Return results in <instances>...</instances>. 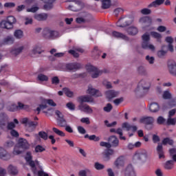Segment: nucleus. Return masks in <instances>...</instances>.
I'll list each match as a JSON object with an SVG mask.
<instances>
[{"label": "nucleus", "mask_w": 176, "mask_h": 176, "mask_svg": "<svg viewBox=\"0 0 176 176\" xmlns=\"http://www.w3.org/2000/svg\"><path fill=\"white\" fill-rule=\"evenodd\" d=\"M164 168L166 170H173L174 168V161L168 160L164 164Z\"/></svg>", "instance_id": "38"}, {"label": "nucleus", "mask_w": 176, "mask_h": 176, "mask_svg": "<svg viewBox=\"0 0 176 176\" xmlns=\"http://www.w3.org/2000/svg\"><path fill=\"white\" fill-rule=\"evenodd\" d=\"M149 87H151V85L145 80H142L140 81L138 87L135 90V93L136 94H144L145 91L149 90Z\"/></svg>", "instance_id": "3"}, {"label": "nucleus", "mask_w": 176, "mask_h": 176, "mask_svg": "<svg viewBox=\"0 0 176 176\" xmlns=\"http://www.w3.org/2000/svg\"><path fill=\"white\" fill-rule=\"evenodd\" d=\"M44 151H46V149L45 148H43V146H41V145H37L35 147V152L36 153H41V152H44Z\"/></svg>", "instance_id": "61"}, {"label": "nucleus", "mask_w": 176, "mask_h": 176, "mask_svg": "<svg viewBox=\"0 0 176 176\" xmlns=\"http://www.w3.org/2000/svg\"><path fill=\"white\" fill-rule=\"evenodd\" d=\"M49 15L47 13L36 14L34 15V19L37 21H46Z\"/></svg>", "instance_id": "24"}, {"label": "nucleus", "mask_w": 176, "mask_h": 176, "mask_svg": "<svg viewBox=\"0 0 176 176\" xmlns=\"http://www.w3.org/2000/svg\"><path fill=\"white\" fill-rule=\"evenodd\" d=\"M7 21L9 23L10 27H13V24H16V18L13 16H9L7 17Z\"/></svg>", "instance_id": "42"}, {"label": "nucleus", "mask_w": 176, "mask_h": 176, "mask_svg": "<svg viewBox=\"0 0 176 176\" xmlns=\"http://www.w3.org/2000/svg\"><path fill=\"white\" fill-rule=\"evenodd\" d=\"M142 41L149 42L151 41V36L148 33H146L142 36Z\"/></svg>", "instance_id": "62"}, {"label": "nucleus", "mask_w": 176, "mask_h": 176, "mask_svg": "<svg viewBox=\"0 0 176 176\" xmlns=\"http://www.w3.org/2000/svg\"><path fill=\"white\" fill-rule=\"evenodd\" d=\"M27 163H28V164H30V163H31V162H34L32 160V155H31V152H28L26 153V156L25 157Z\"/></svg>", "instance_id": "57"}, {"label": "nucleus", "mask_w": 176, "mask_h": 176, "mask_svg": "<svg viewBox=\"0 0 176 176\" xmlns=\"http://www.w3.org/2000/svg\"><path fill=\"white\" fill-rule=\"evenodd\" d=\"M35 137H39L40 138H42L43 140L46 141V140H47L48 135L46 132L40 131V132H38V134L35 135Z\"/></svg>", "instance_id": "43"}, {"label": "nucleus", "mask_w": 176, "mask_h": 176, "mask_svg": "<svg viewBox=\"0 0 176 176\" xmlns=\"http://www.w3.org/2000/svg\"><path fill=\"white\" fill-rule=\"evenodd\" d=\"M63 93H65V96H67V97H73L74 96V92L73 91H71L69 90V89L67 88V87H65L63 89Z\"/></svg>", "instance_id": "46"}, {"label": "nucleus", "mask_w": 176, "mask_h": 176, "mask_svg": "<svg viewBox=\"0 0 176 176\" xmlns=\"http://www.w3.org/2000/svg\"><path fill=\"white\" fill-rule=\"evenodd\" d=\"M110 133H116L120 135V140H123L126 141V137L123 136V129L122 128H118L117 130L115 129H111Z\"/></svg>", "instance_id": "25"}, {"label": "nucleus", "mask_w": 176, "mask_h": 176, "mask_svg": "<svg viewBox=\"0 0 176 176\" xmlns=\"http://www.w3.org/2000/svg\"><path fill=\"white\" fill-rule=\"evenodd\" d=\"M80 68H82V65L78 63H71L66 65V69H67V71L75 72L78 71V69H80Z\"/></svg>", "instance_id": "12"}, {"label": "nucleus", "mask_w": 176, "mask_h": 176, "mask_svg": "<svg viewBox=\"0 0 176 176\" xmlns=\"http://www.w3.org/2000/svg\"><path fill=\"white\" fill-rule=\"evenodd\" d=\"M140 123L145 124L146 130H152L153 129V123H155V118L151 116H144L140 118Z\"/></svg>", "instance_id": "4"}, {"label": "nucleus", "mask_w": 176, "mask_h": 176, "mask_svg": "<svg viewBox=\"0 0 176 176\" xmlns=\"http://www.w3.org/2000/svg\"><path fill=\"white\" fill-rule=\"evenodd\" d=\"M68 2H74V5L69 6L68 9L72 12H79V6L82 5V2L80 0H67Z\"/></svg>", "instance_id": "11"}, {"label": "nucleus", "mask_w": 176, "mask_h": 176, "mask_svg": "<svg viewBox=\"0 0 176 176\" xmlns=\"http://www.w3.org/2000/svg\"><path fill=\"white\" fill-rule=\"evenodd\" d=\"M108 142L111 148H118L119 146V139L116 135H111L108 138Z\"/></svg>", "instance_id": "15"}, {"label": "nucleus", "mask_w": 176, "mask_h": 176, "mask_svg": "<svg viewBox=\"0 0 176 176\" xmlns=\"http://www.w3.org/2000/svg\"><path fill=\"white\" fill-rule=\"evenodd\" d=\"M133 23V18L130 16H126L123 18H120L117 22V27H120V28H124V27H127Z\"/></svg>", "instance_id": "6"}, {"label": "nucleus", "mask_w": 176, "mask_h": 176, "mask_svg": "<svg viewBox=\"0 0 176 176\" xmlns=\"http://www.w3.org/2000/svg\"><path fill=\"white\" fill-rule=\"evenodd\" d=\"M166 0H155L153 1L148 6V8H157V6H160V5H163Z\"/></svg>", "instance_id": "29"}, {"label": "nucleus", "mask_w": 176, "mask_h": 176, "mask_svg": "<svg viewBox=\"0 0 176 176\" xmlns=\"http://www.w3.org/2000/svg\"><path fill=\"white\" fill-rule=\"evenodd\" d=\"M119 96V91H116L115 90H109L106 91V97L108 100H112V98H115Z\"/></svg>", "instance_id": "21"}, {"label": "nucleus", "mask_w": 176, "mask_h": 176, "mask_svg": "<svg viewBox=\"0 0 176 176\" xmlns=\"http://www.w3.org/2000/svg\"><path fill=\"white\" fill-rule=\"evenodd\" d=\"M7 170L10 175H12V176L19 175V169L16 168V166L10 164Z\"/></svg>", "instance_id": "18"}, {"label": "nucleus", "mask_w": 176, "mask_h": 176, "mask_svg": "<svg viewBox=\"0 0 176 176\" xmlns=\"http://www.w3.org/2000/svg\"><path fill=\"white\" fill-rule=\"evenodd\" d=\"M114 166L116 168H120L124 166V158L122 156L118 157L114 162Z\"/></svg>", "instance_id": "23"}, {"label": "nucleus", "mask_w": 176, "mask_h": 176, "mask_svg": "<svg viewBox=\"0 0 176 176\" xmlns=\"http://www.w3.org/2000/svg\"><path fill=\"white\" fill-rule=\"evenodd\" d=\"M111 1H102V9H109L111 8Z\"/></svg>", "instance_id": "54"}, {"label": "nucleus", "mask_w": 176, "mask_h": 176, "mask_svg": "<svg viewBox=\"0 0 176 176\" xmlns=\"http://www.w3.org/2000/svg\"><path fill=\"white\" fill-rule=\"evenodd\" d=\"M43 36L45 39H57L61 36L60 32L45 28L43 31Z\"/></svg>", "instance_id": "2"}, {"label": "nucleus", "mask_w": 176, "mask_h": 176, "mask_svg": "<svg viewBox=\"0 0 176 176\" xmlns=\"http://www.w3.org/2000/svg\"><path fill=\"white\" fill-rule=\"evenodd\" d=\"M57 123L59 127H65L67 126V120L65 118L57 119Z\"/></svg>", "instance_id": "45"}, {"label": "nucleus", "mask_w": 176, "mask_h": 176, "mask_svg": "<svg viewBox=\"0 0 176 176\" xmlns=\"http://www.w3.org/2000/svg\"><path fill=\"white\" fill-rule=\"evenodd\" d=\"M52 131H54L55 134H57V135H59L60 137H65V133L56 127L52 128Z\"/></svg>", "instance_id": "48"}, {"label": "nucleus", "mask_w": 176, "mask_h": 176, "mask_svg": "<svg viewBox=\"0 0 176 176\" xmlns=\"http://www.w3.org/2000/svg\"><path fill=\"white\" fill-rule=\"evenodd\" d=\"M149 109L151 112L156 113L158 112V111L160 109V107H159V104L156 102H153L149 106Z\"/></svg>", "instance_id": "30"}, {"label": "nucleus", "mask_w": 176, "mask_h": 176, "mask_svg": "<svg viewBox=\"0 0 176 176\" xmlns=\"http://www.w3.org/2000/svg\"><path fill=\"white\" fill-rule=\"evenodd\" d=\"M12 156L10 155V154H9V153H8V151H6V150H5L4 148H0V159H1L2 160H10Z\"/></svg>", "instance_id": "16"}, {"label": "nucleus", "mask_w": 176, "mask_h": 176, "mask_svg": "<svg viewBox=\"0 0 176 176\" xmlns=\"http://www.w3.org/2000/svg\"><path fill=\"white\" fill-rule=\"evenodd\" d=\"M83 17L85 23H90V21H93V16L90 14H85Z\"/></svg>", "instance_id": "53"}, {"label": "nucleus", "mask_w": 176, "mask_h": 176, "mask_svg": "<svg viewBox=\"0 0 176 176\" xmlns=\"http://www.w3.org/2000/svg\"><path fill=\"white\" fill-rule=\"evenodd\" d=\"M87 94H89L91 97H101L102 94L98 89H96L91 85L88 86V89L87 90Z\"/></svg>", "instance_id": "9"}, {"label": "nucleus", "mask_w": 176, "mask_h": 176, "mask_svg": "<svg viewBox=\"0 0 176 176\" xmlns=\"http://www.w3.org/2000/svg\"><path fill=\"white\" fill-rule=\"evenodd\" d=\"M94 167L96 170H104L105 168V166L102 164H100V162H95Z\"/></svg>", "instance_id": "56"}, {"label": "nucleus", "mask_w": 176, "mask_h": 176, "mask_svg": "<svg viewBox=\"0 0 176 176\" xmlns=\"http://www.w3.org/2000/svg\"><path fill=\"white\" fill-rule=\"evenodd\" d=\"M115 153V151L112 148L107 149L104 153H103V157L105 162H109L111 160V156Z\"/></svg>", "instance_id": "22"}, {"label": "nucleus", "mask_w": 176, "mask_h": 176, "mask_svg": "<svg viewBox=\"0 0 176 176\" xmlns=\"http://www.w3.org/2000/svg\"><path fill=\"white\" fill-rule=\"evenodd\" d=\"M175 105H176V99L172 98V99H169V101L166 103V106H164V104L163 107H164V108H173L175 107Z\"/></svg>", "instance_id": "34"}, {"label": "nucleus", "mask_w": 176, "mask_h": 176, "mask_svg": "<svg viewBox=\"0 0 176 176\" xmlns=\"http://www.w3.org/2000/svg\"><path fill=\"white\" fill-rule=\"evenodd\" d=\"M142 47L145 50H148V49L152 51L155 50V45L149 43V41H142Z\"/></svg>", "instance_id": "27"}, {"label": "nucleus", "mask_w": 176, "mask_h": 176, "mask_svg": "<svg viewBox=\"0 0 176 176\" xmlns=\"http://www.w3.org/2000/svg\"><path fill=\"white\" fill-rule=\"evenodd\" d=\"M87 71H88V72H94L91 74V78H96L98 76H100V75H102V71L98 70V69H97V67H96L94 66L88 67Z\"/></svg>", "instance_id": "14"}, {"label": "nucleus", "mask_w": 176, "mask_h": 176, "mask_svg": "<svg viewBox=\"0 0 176 176\" xmlns=\"http://www.w3.org/2000/svg\"><path fill=\"white\" fill-rule=\"evenodd\" d=\"M174 140L170 138H165L162 140V143H158L156 148L157 153L159 156V159H164V151H163V145H173Z\"/></svg>", "instance_id": "1"}, {"label": "nucleus", "mask_w": 176, "mask_h": 176, "mask_svg": "<svg viewBox=\"0 0 176 176\" xmlns=\"http://www.w3.org/2000/svg\"><path fill=\"white\" fill-rule=\"evenodd\" d=\"M101 51L98 50V47H94V50L92 51V56L94 57L96 60L98 59L100 56H101Z\"/></svg>", "instance_id": "35"}, {"label": "nucleus", "mask_w": 176, "mask_h": 176, "mask_svg": "<svg viewBox=\"0 0 176 176\" xmlns=\"http://www.w3.org/2000/svg\"><path fill=\"white\" fill-rule=\"evenodd\" d=\"M78 109L82 112H85V113H91L93 112V109L87 104H80L78 105Z\"/></svg>", "instance_id": "17"}, {"label": "nucleus", "mask_w": 176, "mask_h": 176, "mask_svg": "<svg viewBox=\"0 0 176 176\" xmlns=\"http://www.w3.org/2000/svg\"><path fill=\"white\" fill-rule=\"evenodd\" d=\"M146 60L151 65L155 64V57L153 56H150L149 55H147L146 56Z\"/></svg>", "instance_id": "58"}, {"label": "nucleus", "mask_w": 176, "mask_h": 176, "mask_svg": "<svg viewBox=\"0 0 176 176\" xmlns=\"http://www.w3.org/2000/svg\"><path fill=\"white\" fill-rule=\"evenodd\" d=\"M112 36H114V38H121V39H127L126 35L116 31L112 32Z\"/></svg>", "instance_id": "39"}, {"label": "nucleus", "mask_w": 176, "mask_h": 176, "mask_svg": "<svg viewBox=\"0 0 176 176\" xmlns=\"http://www.w3.org/2000/svg\"><path fill=\"white\" fill-rule=\"evenodd\" d=\"M176 124V118H171V117H168V119L166 122V126H175Z\"/></svg>", "instance_id": "40"}, {"label": "nucleus", "mask_w": 176, "mask_h": 176, "mask_svg": "<svg viewBox=\"0 0 176 176\" xmlns=\"http://www.w3.org/2000/svg\"><path fill=\"white\" fill-rule=\"evenodd\" d=\"M139 23L142 24L143 28L145 30L152 25V18L150 16H143L139 19Z\"/></svg>", "instance_id": "8"}, {"label": "nucleus", "mask_w": 176, "mask_h": 176, "mask_svg": "<svg viewBox=\"0 0 176 176\" xmlns=\"http://www.w3.org/2000/svg\"><path fill=\"white\" fill-rule=\"evenodd\" d=\"M166 118H164V117L160 116L157 118V124H166Z\"/></svg>", "instance_id": "49"}, {"label": "nucleus", "mask_w": 176, "mask_h": 176, "mask_svg": "<svg viewBox=\"0 0 176 176\" xmlns=\"http://www.w3.org/2000/svg\"><path fill=\"white\" fill-rule=\"evenodd\" d=\"M29 166L31 167V170L33 174H34V175H36V174H38V170L36 169V166H35V162H31Z\"/></svg>", "instance_id": "47"}, {"label": "nucleus", "mask_w": 176, "mask_h": 176, "mask_svg": "<svg viewBox=\"0 0 176 176\" xmlns=\"http://www.w3.org/2000/svg\"><path fill=\"white\" fill-rule=\"evenodd\" d=\"M18 145L20 148H22L23 149H28V148L30 147V144L28 143V141L22 138L19 140Z\"/></svg>", "instance_id": "20"}, {"label": "nucleus", "mask_w": 176, "mask_h": 176, "mask_svg": "<svg viewBox=\"0 0 176 176\" xmlns=\"http://www.w3.org/2000/svg\"><path fill=\"white\" fill-rule=\"evenodd\" d=\"M168 71L172 76L176 75V62L173 60H170L167 63Z\"/></svg>", "instance_id": "7"}, {"label": "nucleus", "mask_w": 176, "mask_h": 176, "mask_svg": "<svg viewBox=\"0 0 176 176\" xmlns=\"http://www.w3.org/2000/svg\"><path fill=\"white\" fill-rule=\"evenodd\" d=\"M113 109V107L112 106V104L111 103H108L106 104V106L103 108V111L104 112H107L109 113L111 112V111H112V109Z\"/></svg>", "instance_id": "55"}, {"label": "nucleus", "mask_w": 176, "mask_h": 176, "mask_svg": "<svg viewBox=\"0 0 176 176\" xmlns=\"http://www.w3.org/2000/svg\"><path fill=\"white\" fill-rule=\"evenodd\" d=\"M45 5L43 6V9L45 10H52L53 9V3L52 2H45Z\"/></svg>", "instance_id": "52"}, {"label": "nucleus", "mask_w": 176, "mask_h": 176, "mask_svg": "<svg viewBox=\"0 0 176 176\" xmlns=\"http://www.w3.org/2000/svg\"><path fill=\"white\" fill-rule=\"evenodd\" d=\"M162 98L164 100H173V94L168 89L164 91L162 94Z\"/></svg>", "instance_id": "32"}, {"label": "nucleus", "mask_w": 176, "mask_h": 176, "mask_svg": "<svg viewBox=\"0 0 176 176\" xmlns=\"http://www.w3.org/2000/svg\"><path fill=\"white\" fill-rule=\"evenodd\" d=\"M43 51L41 50L39 46H35L32 50V54H41Z\"/></svg>", "instance_id": "50"}, {"label": "nucleus", "mask_w": 176, "mask_h": 176, "mask_svg": "<svg viewBox=\"0 0 176 176\" xmlns=\"http://www.w3.org/2000/svg\"><path fill=\"white\" fill-rule=\"evenodd\" d=\"M90 173L88 169L80 170L78 173L79 176H87V173Z\"/></svg>", "instance_id": "64"}, {"label": "nucleus", "mask_w": 176, "mask_h": 176, "mask_svg": "<svg viewBox=\"0 0 176 176\" xmlns=\"http://www.w3.org/2000/svg\"><path fill=\"white\" fill-rule=\"evenodd\" d=\"M16 107L18 111H28V109H30V106L28 104H24L21 102H18V105H16Z\"/></svg>", "instance_id": "36"}, {"label": "nucleus", "mask_w": 176, "mask_h": 176, "mask_svg": "<svg viewBox=\"0 0 176 176\" xmlns=\"http://www.w3.org/2000/svg\"><path fill=\"white\" fill-rule=\"evenodd\" d=\"M140 13L142 14L148 15L152 13V10H151L149 8H143L140 10Z\"/></svg>", "instance_id": "59"}, {"label": "nucleus", "mask_w": 176, "mask_h": 176, "mask_svg": "<svg viewBox=\"0 0 176 176\" xmlns=\"http://www.w3.org/2000/svg\"><path fill=\"white\" fill-rule=\"evenodd\" d=\"M126 32L129 34V35H137L138 34V29L135 27H129L126 30Z\"/></svg>", "instance_id": "33"}, {"label": "nucleus", "mask_w": 176, "mask_h": 176, "mask_svg": "<svg viewBox=\"0 0 176 176\" xmlns=\"http://www.w3.org/2000/svg\"><path fill=\"white\" fill-rule=\"evenodd\" d=\"M122 129H126V131H130L131 130V125L129 122H124L122 124Z\"/></svg>", "instance_id": "60"}, {"label": "nucleus", "mask_w": 176, "mask_h": 176, "mask_svg": "<svg viewBox=\"0 0 176 176\" xmlns=\"http://www.w3.org/2000/svg\"><path fill=\"white\" fill-rule=\"evenodd\" d=\"M3 45H12L14 43V38L12 36H8L3 41Z\"/></svg>", "instance_id": "31"}, {"label": "nucleus", "mask_w": 176, "mask_h": 176, "mask_svg": "<svg viewBox=\"0 0 176 176\" xmlns=\"http://www.w3.org/2000/svg\"><path fill=\"white\" fill-rule=\"evenodd\" d=\"M122 174L124 176H135V171L133 165H128L123 170Z\"/></svg>", "instance_id": "10"}, {"label": "nucleus", "mask_w": 176, "mask_h": 176, "mask_svg": "<svg viewBox=\"0 0 176 176\" xmlns=\"http://www.w3.org/2000/svg\"><path fill=\"white\" fill-rule=\"evenodd\" d=\"M78 101L80 104H83V102H94V98L91 96L84 95L79 96Z\"/></svg>", "instance_id": "13"}, {"label": "nucleus", "mask_w": 176, "mask_h": 176, "mask_svg": "<svg viewBox=\"0 0 176 176\" xmlns=\"http://www.w3.org/2000/svg\"><path fill=\"white\" fill-rule=\"evenodd\" d=\"M152 140H153V144H157V142H160V137H159V135H155V134L153 135Z\"/></svg>", "instance_id": "63"}, {"label": "nucleus", "mask_w": 176, "mask_h": 176, "mask_svg": "<svg viewBox=\"0 0 176 176\" xmlns=\"http://www.w3.org/2000/svg\"><path fill=\"white\" fill-rule=\"evenodd\" d=\"M14 36H15L16 39H21V38L24 36V33L21 30H16L14 32Z\"/></svg>", "instance_id": "41"}, {"label": "nucleus", "mask_w": 176, "mask_h": 176, "mask_svg": "<svg viewBox=\"0 0 176 176\" xmlns=\"http://www.w3.org/2000/svg\"><path fill=\"white\" fill-rule=\"evenodd\" d=\"M23 50H24V47L21 46L18 48H12L10 50V53L12 56H14V57H17V56H19V54L22 53Z\"/></svg>", "instance_id": "26"}, {"label": "nucleus", "mask_w": 176, "mask_h": 176, "mask_svg": "<svg viewBox=\"0 0 176 176\" xmlns=\"http://www.w3.org/2000/svg\"><path fill=\"white\" fill-rule=\"evenodd\" d=\"M38 80H40V82H47L49 80V77L45 74H40L37 76Z\"/></svg>", "instance_id": "44"}, {"label": "nucleus", "mask_w": 176, "mask_h": 176, "mask_svg": "<svg viewBox=\"0 0 176 176\" xmlns=\"http://www.w3.org/2000/svg\"><path fill=\"white\" fill-rule=\"evenodd\" d=\"M138 72L140 75H146V69H145V67H144V66H139L138 67Z\"/></svg>", "instance_id": "51"}, {"label": "nucleus", "mask_w": 176, "mask_h": 176, "mask_svg": "<svg viewBox=\"0 0 176 176\" xmlns=\"http://www.w3.org/2000/svg\"><path fill=\"white\" fill-rule=\"evenodd\" d=\"M133 159L139 162H146V159H148V151L145 149L137 151L133 156Z\"/></svg>", "instance_id": "5"}, {"label": "nucleus", "mask_w": 176, "mask_h": 176, "mask_svg": "<svg viewBox=\"0 0 176 176\" xmlns=\"http://www.w3.org/2000/svg\"><path fill=\"white\" fill-rule=\"evenodd\" d=\"M151 35L153 36V38H155V39H157V42H160V43H162V34L158 33L157 32H151Z\"/></svg>", "instance_id": "37"}, {"label": "nucleus", "mask_w": 176, "mask_h": 176, "mask_svg": "<svg viewBox=\"0 0 176 176\" xmlns=\"http://www.w3.org/2000/svg\"><path fill=\"white\" fill-rule=\"evenodd\" d=\"M166 47H167V46L164 45H162L161 50L157 52V56L159 58H164V57L167 56V52H168V50H164L166 49Z\"/></svg>", "instance_id": "19"}, {"label": "nucleus", "mask_w": 176, "mask_h": 176, "mask_svg": "<svg viewBox=\"0 0 176 176\" xmlns=\"http://www.w3.org/2000/svg\"><path fill=\"white\" fill-rule=\"evenodd\" d=\"M0 28H4L6 30H12L13 27H10V23L7 20H2L0 22Z\"/></svg>", "instance_id": "28"}]
</instances>
